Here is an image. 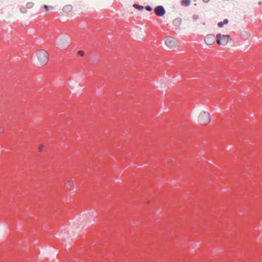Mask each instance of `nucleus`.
I'll use <instances>...</instances> for the list:
<instances>
[{"instance_id":"f257e3e1","label":"nucleus","mask_w":262,"mask_h":262,"mask_svg":"<svg viewBox=\"0 0 262 262\" xmlns=\"http://www.w3.org/2000/svg\"><path fill=\"white\" fill-rule=\"evenodd\" d=\"M37 59L40 64L45 65L48 62V54L45 50H39L36 52Z\"/></svg>"},{"instance_id":"423d86ee","label":"nucleus","mask_w":262,"mask_h":262,"mask_svg":"<svg viewBox=\"0 0 262 262\" xmlns=\"http://www.w3.org/2000/svg\"><path fill=\"white\" fill-rule=\"evenodd\" d=\"M155 12L156 15L159 16H163L165 13V9L162 6H158L156 7L155 9Z\"/></svg>"},{"instance_id":"6e6552de","label":"nucleus","mask_w":262,"mask_h":262,"mask_svg":"<svg viewBox=\"0 0 262 262\" xmlns=\"http://www.w3.org/2000/svg\"><path fill=\"white\" fill-rule=\"evenodd\" d=\"M74 184V182L72 180H68L65 184L66 187L68 189H70Z\"/></svg>"},{"instance_id":"f03ea898","label":"nucleus","mask_w":262,"mask_h":262,"mask_svg":"<svg viewBox=\"0 0 262 262\" xmlns=\"http://www.w3.org/2000/svg\"><path fill=\"white\" fill-rule=\"evenodd\" d=\"M216 42L219 45L226 46L229 42L230 36L228 35H222L220 33L216 35Z\"/></svg>"},{"instance_id":"ddd939ff","label":"nucleus","mask_w":262,"mask_h":262,"mask_svg":"<svg viewBox=\"0 0 262 262\" xmlns=\"http://www.w3.org/2000/svg\"><path fill=\"white\" fill-rule=\"evenodd\" d=\"M202 115H210V113L205 111H202L201 113Z\"/></svg>"},{"instance_id":"412c9836","label":"nucleus","mask_w":262,"mask_h":262,"mask_svg":"<svg viewBox=\"0 0 262 262\" xmlns=\"http://www.w3.org/2000/svg\"><path fill=\"white\" fill-rule=\"evenodd\" d=\"M68 8L69 9H71V6H68Z\"/></svg>"},{"instance_id":"7ed1b4c3","label":"nucleus","mask_w":262,"mask_h":262,"mask_svg":"<svg viewBox=\"0 0 262 262\" xmlns=\"http://www.w3.org/2000/svg\"><path fill=\"white\" fill-rule=\"evenodd\" d=\"M165 44L170 49L177 47L178 43L177 40L171 36H167L164 38Z\"/></svg>"},{"instance_id":"6ab92c4d","label":"nucleus","mask_w":262,"mask_h":262,"mask_svg":"<svg viewBox=\"0 0 262 262\" xmlns=\"http://www.w3.org/2000/svg\"><path fill=\"white\" fill-rule=\"evenodd\" d=\"M179 22H180V20H179V19L175 20L174 21V23H179Z\"/></svg>"},{"instance_id":"f8f14e48","label":"nucleus","mask_w":262,"mask_h":262,"mask_svg":"<svg viewBox=\"0 0 262 262\" xmlns=\"http://www.w3.org/2000/svg\"><path fill=\"white\" fill-rule=\"evenodd\" d=\"M44 9H45L46 12H47L49 9H52V6L48 7L47 5H45Z\"/></svg>"},{"instance_id":"1a4fd4ad","label":"nucleus","mask_w":262,"mask_h":262,"mask_svg":"<svg viewBox=\"0 0 262 262\" xmlns=\"http://www.w3.org/2000/svg\"><path fill=\"white\" fill-rule=\"evenodd\" d=\"M190 0H182L181 1V4L183 6H188L190 4Z\"/></svg>"},{"instance_id":"dca6fc26","label":"nucleus","mask_w":262,"mask_h":262,"mask_svg":"<svg viewBox=\"0 0 262 262\" xmlns=\"http://www.w3.org/2000/svg\"><path fill=\"white\" fill-rule=\"evenodd\" d=\"M217 25L220 28H222L224 26L222 21L219 23Z\"/></svg>"},{"instance_id":"2eb2a0df","label":"nucleus","mask_w":262,"mask_h":262,"mask_svg":"<svg viewBox=\"0 0 262 262\" xmlns=\"http://www.w3.org/2000/svg\"><path fill=\"white\" fill-rule=\"evenodd\" d=\"M77 53H78V55H80V56H83V55H84V52H83V51H81V50L78 51V52H77Z\"/></svg>"},{"instance_id":"20e7f679","label":"nucleus","mask_w":262,"mask_h":262,"mask_svg":"<svg viewBox=\"0 0 262 262\" xmlns=\"http://www.w3.org/2000/svg\"><path fill=\"white\" fill-rule=\"evenodd\" d=\"M211 120L210 116H198V121L201 125L208 124Z\"/></svg>"},{"instance_id":"39448f33","label":"nucleus","mask_w":262,"mask_h":262,"mask_svg":"<svg viewBox=\"0 0 262 262\" xmlns=\"http://www.w3.org/2000/svg\"><path fill=\"white\" fill-rule=\"evenodd\" d=\"M215 37L213 35H207L205 38V42L208 45H211L215 42Z\"/></svg>"},{"instance_id":"9b49d317","label":"nucleus","mask_w":262,"mask_h":262,"mask_svg":"<svg viewBox=\"0 0 262 262\" xmlns=\"http://www.w3.org/2000/svg\"><path fill=\"white\" fill-rule=\"evenodd\" d=\"M44 145L42 144H40L38 146V151L39 152H42L43 150Z\"/></svg>"},{"instance_id":"0eeeda50","label":"nucleus","mask_w":262,"mask_h":262,"mask_svg":"<svg viewBox=\"0 0 262 262\" xmlns=\"http://www.w3.org/2000/svg\"><path fill=\"white\" fill-rule=\"evenodd\" d=\"M34 6V4L32 2H28L26 5V7L20 9V11L22 13H27V10L28 9H31L33 8Z\"/></svg>"},{"instance_id":"4468645a","label":"nucleus","mask_w":262,"mask_h":262,"mask_svg":"<svg viewBox=\"0 0 262 262\" xmlns=\"http://www.w3.org/2000/svg\"><path fill=\"white\" fill-rule=\"evenodd\" d=\"M57 45L60 48H62L64 46L61 41H58Z\"/></svg>"},{"instance_id":"f3484780","label":"nucleus","mask_w":262,"mask_h":262,"mask_svg":"<svg viewBox=\"0 0 262 262\" xmlns=\"http://www.w3.org/2000/svg\"><path fill=\"white\" fill-rule=\"evenodd\" d=\"M145 9H146V10H147V11H151V10H152V8H151V7H150V6H146V7H145Z\"/></svg>"},{"instance_id":"aec40b11","label":"nucleus","mask_w":262,"mask_h":262,"mask_svg":"<svg viewBox=\"0 0 262 262\" xmlns=\"http://www.w3.org/2000/svg\"><path fill=\"white\" fill-rule=\"evenodd\" d=\"M203 2H204L205 3H208L210 1V0H203Z\"/></svg>"},{"instance_id":"a211bd4d","label":"nucleus","mask_w":262,"mask_h":262,"mask_svg":"<svg viewBox=\"0 0 262 262\" xmlns=\"http://www.w3.org/2000/svg\"><path fill=\"white\" fill-rule=\"evenodd\" d=\"M224 24V25H226L228 23V20L227 19H225L223 21H222Z\"/></svg>"},{"instance_id":"9d476101","label":"nucleus","mask_w":262,"mask_h":262,"mask_svg":"<svg viewBox=\"0 0 262 262\" xmlns=\"http://www.w3.org/2000/svg\"><path fill=\"white\" fill-rule=\"evenodd\" d=\"M133 7L134 8H136V9H138V10H142L143 9V7L142 6H140V5H137V4H134L133 5Z\"/></svg>"}]
</instances>
